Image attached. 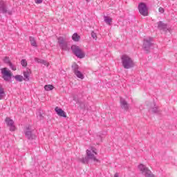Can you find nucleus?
I'll return each mask as SVG.
<instances>
[{"label":"nucleus","instance_id":"obj_1","mask_svg":"<svg viewBox=\"0 0 177 177\" xmlns=\"http://www.w3.org/2000/svg\"><path fill=\"white\" fill-rule=\"evenodd\" d=\"M86 157L80 159V162L83 164H88V160H91L94 162H99V159L96 157L97 156V149L95 147H90L86 151Z\"/></svg>","mask_w":177,"mask_h":177},{"label":"nucleus","instance_id":"obj_2","mask_svg":"<svg viewBox=\"0 0 177 177\" xmlns=\"http://www.w3.org/2000/svg\"><path fill=\"white\" fill-rule=\"evenodd\" d=\"M120 59L122 66L126 70H129V68L135 67V62L133 61V59H132V57H131L129 55L124 54L120 57Z\"/></svg>","mask_w":177,"mask_h":177},{"label":"nucleus","instance_id":"obj_3","mask_svg":"<svg viewBox=\"0 0 177 177\" xmlns=\"http://www.w3.org/2000/svg\"><path fill=\"white\" fill-rule=\"evenodd\" d=\"M71 50L73 53H74V55H76V57L79 59H84V57H85V53L82 51L80 46L77 45H73L71 46Z\"/></svg>","mask_w":177,"mask_h":177},{"label":"nucleus","instance_id":"obj_4","mask_svg":"<svg viewBox=\"0 0 177 177\" xmlns=\"http://www.w3.org/2000/svg\"><path fill=\"white\" fill-rule=\"evenodd\" d=\"M138 169L145 177H156V176L151 173V171H150V169H149V168L145 167L143 164L138 165Z\"/></svg>","mask_w":177,"mask_h":177},{"label":"nucleus","instance_id":"obj_5","mask_svg":"<svg viewBox=\"0 0 177 177\" xmlns=\"http://www.w3.org/2000/svg\"><path fill=\"white\" fill-rule=\"evenodd\" d=\"M1 77L4 81L8 82L10 80H12V71L8 69V68H2L1 69Z\"/></svg>","mask_w":177,"mask_h":177},{"label":"nucleus","instance_id":"obj_6","mask_svg":"<svg viewBox=\"0 0 177 177\" xmlns=\"http://www.w3.org/2000/svg\"><path fill=\"white\" fill-rule=\"evenodd\" d=\"M151 41H153L151 37H146L144 39L142 48L145 52H149L151 46H153Z\"/></svg>","mask_w":177,"mask_h":177},{"label":"nucleus","instance_id":"obj_7","mask_svg":"<svg viewBox=\"0 0 177 177\" xmlns=\"http://www.w3.org/2000/svg\"><path fill=\"white\" fill-rule=\"evenodd\" d=\"M138 10L142 16H149V8L146 3L141 2L138 4Z\"/></svg>","mask_w":177,"mask_h":177},{"label":"nucleus","instance_id":"obj_8","mask_svg":"<svg viewBox=\"0 0 177 177\" xmlns=\"http://www.w3.org/2000/svg\"><path fill=\"white\" fill-rule=\"evenodd\" d=\"M72 68H73L75 75H76V77H77V78H80V80H84V74H82V73H81V71H80V70H79L80 66L77 64H73L72 65Z\"/></svg>","mask_w":177,"mask_h":177},{"label":"nucleus","instance_id":"obj_9","mask_svg":"<svg viewBox=\"0 0 177 177\" xmlns=\"http://www.w3.org/2000/svg\"><path fill=\"white\" fill-rule=\"evenodd\" d=\"M5 121L7 126L9 127L10 131L11 132H15V131L17 129L16 125H15V121L10 119V118H6Z\"/></svg>","mask_w":177,"mask_h":177},{"label":"nucleus","instance_id":"obj_10","mask_svg":"<svg viewBox=\"0 0 177 177\" xmlns=\"http://www.w3.org/2000/svg\"><path fill=\"white\" fill-rule=\"evenodd\" d=\"M58 44L59 48H61L62 50H67V41H66V39H64L63 37H59L58 38Z\"/></svg>","mask_w":177,"mask_h":177},{"label":"nucleus","instance_id":"obj_11","mask_svg":"<svg viewBox=\"0 0 177 177\" xmlns=\"http://www.w3.org/2000/svg\"><path fill=\"white\" fill-rule=\"evenodd\" d=\"M55 113H57V115H59V117H64V118H67V114L60 107L56 106L55 108Z\"/></svg>","mask_w":177,"mask_h":177},{"label":"nucleus","instance_id":"obj_12","mask_svg":"<svg viewBox=\"0 0 177 177\" xmlns=\"http://www.w3.org/2000/svg\"><path fill=\"white\" fill-rule=\"evenodd\" d=\"M120 107L126 111H128V110H129V104L124 98L120 99Z\"/></svg>","mask_w":177,"mask_h":177},{"label":"nucleus","instance_id":"obj_13","mask_svg":"<svg viewBox=\"0 0 177 177\" xmlns=\"http://www.w3.org/2000/svg\"><path fill=\"white\" fill-rule=\"evenodd\" d=\"M158 28L159 30H163L164 31H169V28H168V25L167 24H164L162 21H159L157 23Z\"/></svg>","mask_w":177,"mask_h":177},{"label":"nucleus","instance_id":"obj_14","mask_svg":"<svg viewBox=\"0 0 177 177\" xmlns=\"http://www.w3.org/2000/svg\"><path fill=\"white\" fill-rule=\"evenodd\" d=\"M8 8L6 7V2L0 1V13H6Z\"/></svg>","mask_w":177,"mask_h":177},{"label":"nucleus","instance_id":"obj_15","mask_svg":"<svg viewBox=\"0 0 177 177\" xmlns=\"http://www.w3.org/2000/svg\"><path fill=\"white\" fill-rule=\"evenodd\" d=\"M32 74L31 69H27L24 72V81H30V76Z\"/></svg>","mask_w":177,"mask_h":177},{"label":"nucleus","instance_id":"obj_16","mask_svg":"<svg viewBox=\"0 0 177 177\" xmlns=\"http://www.w3.org/2000/svg\"><path fill=\"white\" fill-rule=\"evenodd\" d=\"M72 39L75 42H78L81 39V37L78 35V33H74L72 35Z\"/></svg>","mask_w":177,"mask_h":177},{"label":"nucleus","instance_id":"obj_17","mask_svg":"<svg viewBox=\"0 0 177 177\" xmlns=\"http://www.w3.org/2000/svg\"><path fill=\"white\" fill-rule=\"evenodd\" d=\"M104 20L106 24H109V26H111V22L113 21V19L110 17L105 16L104 17Z\"/></svg>","mask_w":177,"mask_h":177},{"label":"nucleus","instance_id":"obj_18","mask_svg":"<svg viewBox=\"0 0 177 177\" xmlns=\"http://www.w3.org/2000/svg\"><path fill=\"white\" fill-rule=\"evenodd\" d=\"M30 42L32 46H34L35 48H37V46H38V45H37V41H35V39L34 37H30Z\"/></svg>","mask_w":177,"mask_h":177},{"label":"nucleus","instance_id":"obj_19","mask_svg":"<svg viewBox=\"0 0 177 177\" xmlns=\"http://www.w3.org/2000/svg\"><path fill=\"white\" fill-rule=\"evenodd\" d=\"M5 97V90L2 87V85H0V100H2Z\"/></svg>","mask_w":177,"mask_h":177},{"label":"nucleus","instance_id":"obj_20","mask_svg":"<svg viewBox=\"0 0 177 177\" xmlns=\"http://www.w3.org/2000/svg\"><path fill=\"white\" fill-rule=\"evenodd\" d=\"M45 91H53L55 89V86L52 84L45 85L44 86Z\"/></svg>","mask_w":177,"mask_h":177},{"label":"nucleus","instance_id":"obj_21","mask_svg":"<svg viewBox=\"0 0 177 177\" xmlns=\"http://www.w3.org/2000/svg\"><path fill=\"white\" fill-rule=\"evenodd\" d=\"M14 78L18 82H22L23 80H24V77H23V76L20 75H17L14 76Z\"/></svg>","mask_w":177,"mask_h":177},{"label":"nucleus","instance_id":"obj_22","mask_svg":"<svg viewBox=\"0 0 177 177\" xmlns=\"http://www.w3.org/2000/svg\"><path fill=\"white\" fill-rule=\"evenodd\" d=\"M3 63H6V64H8V66L12 63V62H10V58H9V57H5L3 59Z\"/></svg>","mask_w":177,"mask_h":177},{"label":"nucleus","instance_id":"obj_23","mask_svg":"<svg viewBox=\"0 0 177 177\" xmlns=\"http://www.w3.org/2000/svg\"><path fill=\"white\" fill-rule=\"evenodd\" d=\"M151 113H158V107L154 106L150 109Z\"/></svg>","mask_w":177,"mask_h":177},{"label":"nucleus","instance_id":"obj_24","mask_svg":"<svg viewBox=\"0 0 177 177\" xmlns=\"http://www.w3.org/2000/svg\"><path fill=\"white\" fill-rule=\"evenodd\" d=\"M10 68H11V70H12V71H16V70H17V68H16V66H15L13 64H12V62L8 65Z\"/></svg>","mask_w":177,"mask_h":177},{"label":"nucleus","instance_id":"obj_25","mask_svg":"<svg viewBox=\"0 0 177 177\" xmlns=\"http://www.w3.org/2000/svg\"><path fill=\"white\" fill-rule=\"evenodd\" d=\"M41 64H44V66H46L47 67L49 66V62H48V61H46L45 59H41Z\"/></svg>","mask_w":177,"mask_h":177},{"label":"nucleus","instance_id":"obj_26","mask_svg":"<svg viewBox=\"0 0 177 177\" xmlns=\"http://www.w3.org/2000/svg\"><path fill=\"white\" fill-rule=\"evenodd\" d=\"M91 37L93 39L96 41L97 39V35L95 32H91Z\"/></svg>","mask_w":177,"mask_h":177},{"label":"nucleus","instance_id":"obj_27","mask_svg":"<svg viewBox=\"0 0 177 177\" xmlns=\"http://www.w3.org/2000/svg\"><path fill=\"white\" fill-rule=\"evenodd\" d=\"M21 64L23 67H27V61L26 59H22L21 61Z\"/></svg>","mask_w":177,"mask_h":177},{"label":"nucleus","instance_id":"obj_28","mask_svg":"<svg viewBox=\"0 0 177 177\" xmlns=\"http://www.w3.org/2000/svg\"><path fill=\"white\" fill-rule=\"evenodd\" d=\"M25 133L28 139H31V131H26Z\"/></svg>","mask_w":177,"mask_h":177},{"label":"nucleus","instance_id":"obj_29","mask_svg":"<svg viewBox=\"0 0 177 177\" xmlns=\"http://www.w3.org/2000/svg\"><path fill=\"white\" fill-rule=\"evenodd\" d=\"M35 62H36V63H41L42 62V59L38 58V57H35Z\"/></svg>","mask_w":177,"mask_h":177},{"label":"nucleus","instance_id":"obj_30","mask_svg":"<svg viewBox=\"0 0 177 177\" xmlns=\"http://www.w3.org/2000/svg\"><path fill=\"white\" fill-rule=\"evenodd\" d=\"M158 12H160V13H164V12H165V10H164V8L162 7H160L158 9Z\"/></svg>","mask_w":177,"mask_h":177},{"label":"nucleus","instance_id":"obj_31","mask_svg":"<svg viewBox=\"0 0 177 177\" xmlns=\"http://www.w3.org/2000/svg\"><path fill=\"white\" fill-rule=\"evenodd\" d=\"M35 3L39 4L44 2V0H35Z\"/></svg>","mask_w":177,"mask_h":177},{"label":"nucleus","instance_id":"obj_32","mask_svg":"<svg viewBox=\"0 0 177 177\" xmlns=\"http://www.w3.org/2000/svg\"><path fill=\"white\" fill-rule=\"evenodd\" d=\"M37 118H39L40 120H42L44 118V116H42V114L39 113V115H37Z\"/></svg>","mask_w":177,"mask_h":177},{"label":"nucleus","instance_id":"obj_33","mask_svg":"<svg viewBox=\"0 0 177 177\" xmlns=\"http://www.w3.org/2000/svg\"><path fill=\"white\" fill-rule=\"evenodd\" d=\"M114 177H118V173L115 174Z\"/></svg>","mask_w":177,"mask_h":177},{"label":"nucleus","instance_id":"obj_34","mask_svg":"<svg viewBox=\"0 0 177 177\" xmlns=\"http://www.w3.org/2000/svg\"><path fill=\"white\" fill-rule=\"evenodd\" d=\"M86 2H89L90 0H86Z\"/></svg>","mask_w":177,"mask_h":177}]
</instances>
